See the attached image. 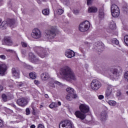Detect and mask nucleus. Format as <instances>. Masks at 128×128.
Instances as JSON below:
<instances>
[{
	"mask_svg": "<svg viewBox=\"0 0 128 128\" xmlns=\"http://www.w3.org/2000/svg\"><path fill=\"white\" fill-rule=\"evenodd\" d=\"M60 74L63 76L64 79L67 82H76V76L72 69L68 66H65L60 70Z\"/></svg>",
	"mask_w": 128,
	"mask_h": 128,
	"instance_id": "nucleus-1",
	"label": "nucleus"
},
{
	"mask_svg": "<svg viewBox=\"0 0 128 128\" xmlns=\"http://www.w3.org/2000/svg\"><path fill=\"white\" fill-rule=\"evenodd\" d=\"M79 108L80 111H76L74 112V114L78 118H80L81 120H86V114L90 112V106L86 104H80L79 106Z\"/></svg>",
	"mask_w": 128,
	"mask_h": 128,
	"instance_id": "nucleus-2",
	"label": "nucleus"
},
{
	"mask_svg": "<svg viewBox=\"0 0 128 128\" xmlns=\"http://www.w3.org/2000/svg\"><path fill=\"white\" fill-rule=\"evenodd\" d=\"M56 28L51 26L50 29H48L45 30V36L47 40H52L56 36Z\"/></svg>",
	"mask_w": 128,
	"mask_h": 128,
	"instance_id": "nucleus-3",
	"label": "nucleus"
},
{
	"mask_svg": "<svg viewBox=\"0 0 128 128\" xmlns=\"http://www.w3.org/2000/svg\"><path fill=\"white\" fill-rule=\"evenodd\" d=\"M90 28V22L88 20H86L79 25V30L80 32H86V30H88Z\"/></svg>",
	"mask_w": 128,
	"mask_h": 128,
	"instance_id": "nucleus-4",
	"label": "nucleus"
},
{
	"mask_svg": "<svg viewBox=\"0 0 128 128\" xmlns=\"http://www.w3.org/2000/svg\"><path fill=\"white\" fill-rule=\"evenodd\" d=\"M35 50L36 51L38 54L42 58H46V56H48V52L46 48L42 47H36L35 48Z\"/></svg>",
	"mask_w": 128,
	"mask_h": 128,
	"instance_id": "nucleus-5",
	"label": "nucleus"
},
{
	"mask_svg": "<svg viewBox=\"0 0 128 128\" xmlns=\"http://www.w3.org/2000/svg\"><path fill=\"white\" fill-rule=\"evenodd\" d=\"M90 88L94 90H98L100 88H102V83L98 80L94 79L90 84Z\"/></svg>",
	"mask_w": 128,
	"mask_h": 128,
	"instance_id": "nucleus-6",
	"label": "nucleus"
},
{
	"mask_svg": "<svg viewBox=\"0 0 128 128\" xmlns=\"http://www.w3.org/2000/svg\"><path fill=\"white\" fill-rule=\"evenodd\" d=\"M111 12L114 18H118L120 16V8L116 4L111 6Z\"/></svg>",
	"mask_w": 128,
	"mask_h": 128,
	"instance_id": "nucleus-7",
	"label": "nucleus"
},
{
	"mask_svg": "<svg viewBox=\"0 0 128 128\" xmlns=\"http://www.w3.org/2000/svg\"><path fill=\"white\" fill-rule=\"evenodd\" d=\"M31 36L33 38H42V32L38 28H34L32 30Z\"/></svg>",
	"mask_w": 128,
	"mask_h": 128,
	"instance_id": "nucleus-8",
	"label": "nucleus"
},
{
	"mask_svg": "<svg viewBox=\"0 0 128 128\" xmlns=\"http://www.w3.org/2000/svg\"><path fill=\"white\" fill-rule=\"evenodd\" d=\"M8 70V65L4 64H0V74L4 76Z\"/></svg>",
	"mask_w": 128,
	"mask_h": 128,
	"instance_id": "nucleus-9",
	"label": "nucleus"
},
{
	"mask_svg": "<svg viewBox=\"0 0 128 128\" xmlns=\"http://www.w3.org/2000/svg\"><path fill=\"white\" fill-rule=\"evenodd\" d=\"M65 56L68 58L76 56V53L72 50H67L65 52Z\"/></svg>",
	"mask_w": 128,
	"mask_h": 128,
	"instance_id": "nucleus-10",
	"label": "nucleus"
},
{
	"mask_svg": "<svg viewBox=\"0 0 128 128\" xmlns=\"http://www.w3.org/2000/svg\"><path fill=\"white\" fill-rule=\"evenodd\" d=\"M17 104L20 106H24L28 104V101L24 98H20L17 100Z\"/></svg>",
	"mask_w": 128,
	"mask_h": 128,
	"instance_id": "nucleus-11",
	"label": "nucleus"
},
{
	"mask_svg": "<svg viewBox=\"0 0 128 128\" xmlns=\"http://www.w3.org/2000/svg\"><path fill=\"white\" fill-rule=\"evenodd\" d=\"M13 96L12 94H2V100L3 102H8L12 98Z\"/></svg>",
	"mask_w": 128,
	"mask_h": 128,
	"instance_id": "nucleus-12",
	"label": "nucleus"
},
{
	"mask_svg": "<svg viewBox=\"0 0 128 128\" xmlns=\"http://www.w3.org/2000/svg\"><path fill=\"white\" fill-rule=\"evenodd\" d=\"M3 44H6L7 46H12V41L10 38H5L3 41Z\"/></svg>",
	"mask_w": 128,
	"mask_h": 128,
	"instance_id": "nucleus-13",
	"label": "nucleus"
},
{
	"mask_svg": "<svg viewBox=\"0 0 128 128\" xmlns=\"http://www.w3.org/2000/svg\"><path fill=\"white\" fill-rule=\"evenodd\" d=\"M107 28L109 30H114L116 28V24L114 21H110L109 22Z\"/></svg>",
	"mask_w": 128,
	"mask_h": 128,
	"instance_id": "nucleus-14",
	"label": "nucleus"
},
{
	"mask_svg": "<svg viewBox=\"0 0 128 128\" xmlns=\"http://www.w3.org/2000/svg\"><path fill=\"white\" fill-rule=\"evenodd\" d=\"M89 14H94L98 12V8L94 6H90L88 8Z\"/></svg>",
	"mask_w": 128,
	"mask_h": 128,
	"instance_id": "nucleus-15",
	"label": "nucleus"
},
{
	"mask_svg": "<svg viewBox=\"0 0 128 128\" xmlns=\"http://www.w3.org/2000/svg\"><path fill=\"white\" fill-rule=\"evenodd\" d=\"M41 78L42 80L46 82V80H48V78H50V76L48 73L44 72L41 74Z\"/></svg>",
	"mask_w": 128,
	"mask_h": 128,
	"instance_id": "nucleus-16",
	"label": "nucleus"
},
{
	"mask_svg": "<svg viewBox=\"0 0 128 128\" xmlns=\"http://www.w3.org/2000/svg\"><path fill=\"white\" fill-rule=\"evenodd\" d=\"M112 86H109L108 87L107 90L106 92V96H112Z\"/></svg>",
	"mask_w": 128,
	"mask_h": 128,
	"instance_id": "nucleus-17",
	"label": "nucleus"
},
{
	"mask_svg": "<svg viewBox=\"0 0 128 128\" xmlns=\"http://www.w3.org/2000/svg\"><path fill=\"white\" fill-rule=\"evenodd\" d=\"M76 98V95L74 94H68L66 96V99L68 100H72V98Z\"/></svg>",
	"mask_w": 128,
	"mask_h": 128,
	"instance_id": "nucleus-18",
	"label": "nucleus"
},
{
	"mask_svg": "<svg viewBox=\"0 0 128 128\" xmlns=\"http://www.w3.org/2000/svg\"><path fill=\"white\" fill-rule=\"evenodd\" d=\"M98 16L100 18H104V8L100 9Z\"/></svg>",
	"mask_w": 128,
	"mask_h": 128,
	"instance_id": "nucleus-19",
	"label": "nucleus"
},
{
	"mask_svg": "<svg viewBox=\"0 0 128 128\" xmlns=\"http://www.w3.org/2000/svg\"><path fill=\"white\" fill-rule=\"evenodd\" d=\"M14 24H16V20H14L10 19L8 20V24L10 26V28H14Z\"/></svg>",
	"mask_w": 128,
	"mask_h": 128,
	"instance_id": "nucleus-20",
	"label": "nucleus"
},
{
	"mask_svg": "<svg viewBox=\"0 0 128 128\" xmlns=\"http://www.w3.org/2000/svg\"><path fill=\"white\" fill-rule=\"evenodd\" d=\"M8 28V22L6 21H4L0 25V28L2 30H6Z\"/></svg>",
	"mask_w": 128,
	"mask_h": 128,
	"instance_id": "nucleus-21",
	"label": "nucleus"
},
{
	"mask_svg": "<svg viewBox=\"0 0 128 128\" xmlns=\"http://www.w3.org/2000/svg\"><path fill=\"white\" fill-rule=\"evenodd\" d=\"M29 58L32 62H36L38 59L36 58V56L32 53H30L29 54Z\"/></svg>",
	"mask_w": 128,
	"mask_h": 128,
	"instance_id": "nucleus-22",
	"label": "nucleus"
},
{
	"mask_svg": "<svg viewBox=\"0 0 128 128\" xmlns=\"http://www.w3.org/2000/svg\"><path fill=\"white\" fill-rule=\"evenodd\" d=\"M100 118L102 120H106L108 118V114L106 112H103L101 113Z\"/></svg>",
	"mask_w": 128,
	"mask_h": 128,
	"instance_id": "nucleus-23",
	"label": "nucleus"
},
{
	"mask_svg": "<svg viewBox=\"0 0 128 128\" xmlns=\"http://www.w3.org/2000/svg\"><path fill=\"white\" fill-rule=\"evenodd\" d=\"M12 74L13 76L16 78H18V76H20V73L16 71V70L14 68H12Z\"/></svg>",
	"mask_w": 128,
	"mask_h": 128,
	"instance_id": "nucleus-24",
	"label": "nucleus"
},
{
	"mask_svg": "<svg viewBox=\"0 0 128 128\" xmlns=\"http://www.w3.org/2000/svg\"><path fill=\"white\" fill-rule=\"evenodd\" d=\"M66 92L70 94H74V88L68 87L66 89Z\"/></svg>",
	"mask_w": 128,
	"mask_h": 128,
	"instance_id": "nucleus-25",
	"label": "nucleus"
},
{
	"mask_svg": "<svg viewBox=\"0 0 128 128\" xmlns=\"http://www.w3.org/2000/svg\"><path fill=\"white\" fill-rule=\"evenodd\" d=\"M42 14L44 16H48V14H50V9L48 8L44 9L42 10Z\"/></svg>",
	"mask_w": 128,
	"mask_h": 128,
	"instance_id": "nucleus-26",
	"label": "nucleus"
},
{
	"mask_svg": "<svg viewBox=\"0 0 128 128\" xmlns=\"http://www.w3.org/2000/svg\"><path fill=\"white\" fill-rule=\"evenodd\" d=\"M30 78H32V80H34L36 78V72H31L30 74Z\"/></svg>",
	"mask_w": 128,
	"mask_h": 128,
	"instance_id": "nucleus-27",
	"label": "nucleus"
},
{
	"mask_svg": "<svg viewBox=\"0 0 128 128\" xmlns=\"http://www.w3.org/2000/svg\"><path fill=\"white\" fill-rule=\"evenodd\" d=\"M58 104H56V103L52 102V104H50L49 106V107L50 108H58Z\"/></svg>",
	"mask_w": 128,
	"mask_h": 128,
	"instance_id": "nucleus-28",
	"label": "nucleus"
},
{
	"mask_svg": "<svg viewBox=\"0 0 128 128\" xmlns=\"http://www.w3.org/2000/svg\"><path fill=\"white\" fill-rule=\"evenodd\" d=\"M108 104L110 106H116V101L114 100H109L108 101Z\"/></svg>",
	"mask_w": 128,
	"mask_h": 128,
	"instance_id": "nucleus-29",
	"label": "nucleus"
},
{
	"mask_svg": "<svg viewBox=\"0 0 128 128\" xmlns=\"http://www.w3.org/2000/svg\"><path fill=\"white\" fill-rule=\"evenodd\" d=\"M112 43L114 44L118 45V44H120V42H118V40L116 38H113L112 39Z\"/></svg>",
	"mask_w": 128,
	"mask_h": 128,
	"instance_id": "nucleus-30",
	"label": "nucleus"
},
{
	"mask_svg": "<svg viewBox=\"0 0 128 128\" xmlns=\"http://www.w3.org/2000/svg\"><path fill=\"white\" fill-rule=\"evenodd\" d=\"M64 10L62 9L61 8H59L57 10V14L60 15V14H64Z\"/></svg>",
	"mask_w": 128,
	"mask_h": 128,
	"instance_id": "nucleus-31",
	"label": "nucleus"
},
{
	"mask_svg": "<svg viewBox=\"0 0 128 128\" xmlns=\"http://www.w3.org/2000/svg\"><path fill=\"white\" fill-rule=\"evenodd\" d=\"M124 42L126 45L128 46V35H126L124 36Z\"/></svg>",
	"mask_w": 128,
	"mask_h": 128,
	"instance_id": "nucleus-32",
	"label": "nucleus"
},
{
	"mask_svg": "<svg viewBox=\"0 0 128 128\" xmlns=\"http://www.w3.org/2000/svg\"><path fill=\"white\" fill-rule=\"evenodd\" d=\"M110 74L111 76H114L116 74V72L114 71V70H112L110 71Z\"/></svg>",
	"mask_w": 128,
	"mask_h": 128,
	"instance_id": "nucleus-33",
	"label": "nucleus"
},
{
	"mask_svg": "<svg viewBox=\"0 0 128 128\" xmlns=\"http://www.w3.org/2000/svg\"><path fill=\"white\" fill-rule=\"evenodd\" d=\"M26 116L30 114V108H26Z\"/></svg>",
	"mask_w": 128,
	"mask_h": 128,
	"instance_id": "nucleus-34",
	"label": "nucleus"
},
{
	"mask_svg": "<svg viewBox=\"0 0 128 128\" xmlns=\"http://www.w3.org/2000/svg\"><path fill=\"white\" fill-rule=\"evenodd\" d=\"M9 6L12 8H14V6H16V4L12 2H10L9 4Z\"/></svg>",
	"mask_w": 128,
	"mask_h": 128,
	"instance_id": "nucleus-35",
	"label": "nucleus"
},
{
	"mask_svg": "<svg viewBox=\"0 0 128 128\" xmlns=\"http://www.w3.org/2000/svg\"><path fill=\"white\" fill-rule=\"evenodd\" d=\"M124 78L126 80H128V72H126L124 74Z\"/></svg>",
	"mask_w": 128,
	"mask_h": 128,
	"instance_id": "nucleus-36",
	"label": "nucleus"
},
{
	"mask_svg": "<svg viewBox=\"0 0 128 128\" xmlns=\"http://www.w3.org/2000/svg\"><path fill=\"white\" fill-rule=\"evenodd\" d=\"M4 126V121H2V120H0V128H3Z\"/></svg>",
	"mask_w": 128,
	"mask_h": 128,
	"instance_id": "nucleus-37",
	"label": "nucleus"
},
{
	"mask_svg": "<svg viewBox=\"0 0 128 128\" xmlns=\"http://www.w3.org/2000/svg\"><path fill=\"white\" fill-rule=\"evenodd\" d=\"M84 46H86L88 48H90V43H88V42H84Z\"/></svg>",
	"mask_w": 128,
	"mask_h": 128,
	"instance_id": "nucleus-38",
	"label": "nucleus"
},
{
	"mask_svg": "<svg viewBox=\"0 0 128 128\" xmlns=\"http://www.w3.org/2000/svg\"><path fill=\"white\" fill-rule=\"evenodd\" d=\"M22 44L23 48H26L28 46V44L26 42H22Z\"/></svg>",
	"mask_w": 128,
	"mask_h": 128,
	"instance_id": "nucleus-39",
	"label": "nucleus"
},
{
	"mask_svg": "<svg viewBox=\"0 0 128 128\" xmlns=\"http://www.w3.org/2000/svg\"><path fill=\"white\" fill-rule=\"evenodd\" d=\"M92 2V0H87L88 6H90Z\"/></svg>",
	"mask_w": 128,
	"mask_h": 128,
	"instance_id": "nucleus-40",
	"label": "nucleus"
},
{
	"mask_svg": "<svg viewBox=\"0 0 128 128\" xmlns=\"http://www.w3.org/2000/svg\"><path fill=\"white\" fill-rule=\"evenodd\" d=\"M34 84H36V86L38 85V84H40V81L38 80H34Z\"/></svg>",
	"mask_w": 128,
	"mask_h": 128,
	"instance_id": "nucleus-41",
	"label": "nucleus"
},
{
	"mask_svg": "<svg viewBox=\"0 0 128 128\" xmlns=\"http://www.w3.org/2000/svg\"><path fill=\"white\" fill-rule=\"evenodd\" d=\"M38 128H44V126L42 124H39L38 126Z\"/></svg>",
	"mask_w": 128,
	"mask_h": 128,
	"instance_id": "nucleus-42",
	"label": "nucleus"
},
{
	"mask_svg": "<svg viewBox=\"0 0 128 128\" xmlns=\"http://www.w3.org/2000/svg\"><path fill=\"white\" fill-rule=\"evenodd\" d=\"M6 52H14V50H6Z\"/></svg>",
	"mask_w": 128,
	"mask_h": 128,
	"instance_id": "nucleus-43",
	"label": "nucleus"
},
{
	"mask_svg": "<svg viewBox=\"0 0 128 128\" xmlns=\"http://www.w3.org/2000/svg\"><path fill=\"white\" fill-rule=\"evenodd\" d=\"M6 56L4 55H1L0 56V58H2V60H6Z\"/></svg>",
	"mask_w": 128,
	"mask_h": 128,
	"instance_id": "nucleus-44",
	"label": "nucleus"
},
{
	"mask_svg": "<svg viewBox=\"0 0 128 128\" xmlns=\"http://www.w3.org/2000/svg\"><path fill=\"white\" fill-rule=\"evenodd\" d=\"M98 98L99 100H102V99H104V96L102 95H100L98 96Z\"/></svg>",
	"mask_w": 128,
	"mask_h": 128,
	"instance_id": "nucleus-45",
	"label": "nucleus"
},
{
	"mask_svg": "<svg viewBox=\"0 0 128 128\" xmlns=\"http://www.w3.org/2000/svg\"><path fill=\"white\" fill-rule=\"evenodd\" d=\"M18 86H24V84L22 83V82H20L18 83Z\"/></svg>",
	"mask_w": 128,
	"mask_h": 128,
	"instance_id": "nucleus-46",
	"label": "nucleus"
},
{
	"mask_svg": "<svg viewBox=\"0 0 128 128\" xmlns=\"http://www.w3.org/2000/svg\"><path fill=\"white\" fill-rule=\"evenodd\" d=\"M54 83H55L56 84H58V86H60V82H58V81H55V82H54Z\"/></svg>",
	"mask_w": 128,
	"mask_h": 128,
	"instance_id": "nucleus-47",
	"label": "nucleus"
},
{
	"mask_svg": "<svg viewBox=\"0 0 128 128\" xmlns=\"http://www.w3.org/2000/svg\"><path fill=\"white\" fill-rule=\"evenodd\" d=\"M30 128H36V126L34 124H32L30 126Z\"/></svg>",
	"mask_w": 128,
	"mask_h": 128,
	"instance_id": "nucleus-48",
	"label": "nucleus"
},
{
	"mask_svg": "<svg viewBox=\"0 0 128 128\" xmlns=\"http://www.w3.org/2000/svg\"><path fill=\"white\" fill-rule=\"evenodd\" d=\"M120 94H122V93H121L120 92H118L117 93V96H120Z\"/></svg>",
	"mask_w": 128,
	"mask_h": 128,
	"instance_id": "nucleus-49",
	"label": "nucleus"
},
{
	"mask_svg": "<svg viewBox=\"0 0 128 128\" xmlns=\"http://www.w3.org/2000/svg\"><path fill=\"white\" fill-rule=\"evenodd\" d=\"M58 106H62V103L60 102H58Z\"/></svg>",
	"mask_w": 128,
	"mask_h": 128,
	"instance_id": "nucleus-50",
	"label": "nucleus"
},
{
	"mask_svg": "<svg viewBox=\"0 0 128 128\" xmlns=\"http://www.w3.org/2000/svg\"><path fill=\"white\" fill-rule=\"evenodd\" d=\"M45 98H48V94H45Z\"/></svg>",
	"mask_w": 128,
	"mask_h": 128,
	"instance_id": "nucleus-51",
	"label": "nucleus"
},
{
	"mask_svg": "<svg viewBox=\"0 0 128 128\" xmlns=\"http://www.w3.org/2000/svg\"><path fill=\"white\" fill-rule=\"evenodd\" d=\"M0 90H4V88L2 86H0Z\"/></svg>",
	"mask_w": 128,
	"mask_h": 128,
	"instance_id": "nucleus-52",
	"label": "nucleus"
},
{
	"mask_svg": "<svg viewBox=\"0 0 128 128\" xmlns=\"http://www.w3.org/2000/svg\"><path fill=\"white\" fill-rule=\"evenodd\" d=\"M34 112V109H33V112H32V114H36V112Z\"/></svg>",
	"mask_w": 128,
	"mask_h": 128,
	"instance_id": "nucleus-53",
	"label": "nucleus"
},
{
	"mask_svg": "<svg viewBox=\"0 0 128 128\" xmlns=\"http://www.w3.org/2000/svg\"><path fill=\"white\" fill-rule=\"evenodd\" d=\"M9 86H10V88H14V86H12V85H10Z\"/></svg>",
	"mask_w": 128,
	"mask_h": 128,
	"instance_id": "nucleus-54",
	"label": "nucleus"
},
{
	"mask_svg": "<svg viewBox=\"0 0 128 128\" xmlns=\"http://www.w3.org/2000/svg\"><path fill=\"white\" fill-rule=\"evenodd\" d=\"M24 52H24V51L22 52V54H24Z\"/></svg>",
	"mask_w": 128,
	"mask_h": 128,
	"instance_id": "nucleus-55",
	"label": "nucleus"
},
{
	"mask_svg": "<svg viewBox=\"0 0 128 128\" xmlns=\"http://www.w3.org/2000/svg\"><path fill=\"white\" fill-rule=\"evenodd\" d=\"M4 2V0H0V2Z\"/></svg>",
	"mask_w": 128,
	"mask_h": 128,
	"instance_id": "nucleus-56",
	"label": "nucleus"
},
{
	"mask_svg": "<svg viewBox=\"0 0 128 128\" xmlns=\"http://www.w3.org/2000/svg\"><path fill=\"white\" fill-rule=\"evenodd\" d=\"M40 108H42V105H40Z\"/></svg>",
	"mask_w": 128,
	"mask_h": 128,
	"instance_id": "nucleus-57",
	"label": "nucleus"
},
{
	"mask_svg": "<svg viewBox=\"0 0 128 128\" xmlns=\"http://www.w3.org/2000/svg\"><path fill=\"white\" fill-rule=\"evenodd\" d=\"M124 10H126L124 9Z\"/></svg>",
	"mask_w": 128,
	"mask_h": 128,
	"instance_id": "nucleus-58",
	"label": "nucleus"
}]
</instances>
